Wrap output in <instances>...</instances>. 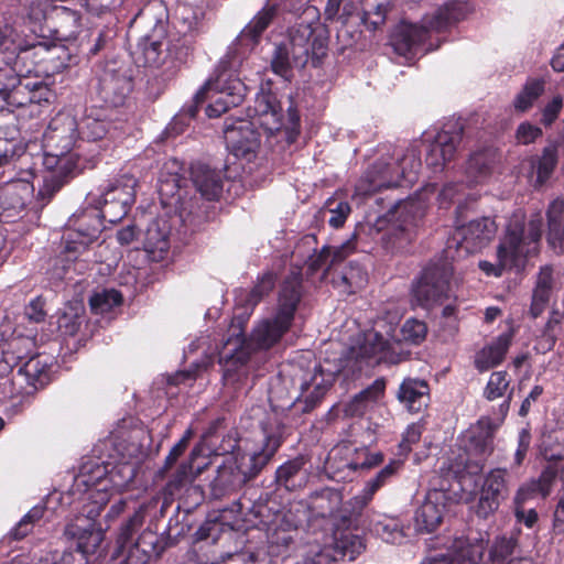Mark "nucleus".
Instances as JSON below:
<instances>
[{
	"mask_svg": "<svg viewBox=\"0 0 564 564\" xmlns=\"http://www.w3.org/2000/svg\"><path fill=\"white\" fill-rule=\"evenodd\" d=\"M302 299V273L293 270L284 279L278 294L274 313L262 318L253 327L250 341L242 334L228 338L219 350V365L223 368V379L227 387L240 390L248 386V360L251 346L256 349H269L276 345L290 330L295 312Z\"/></svg>",
	"mask_w": 564,
	"mask_h": 564,
	"instance_id": "nucleus-1",
	"label": "nucleus"
},
{
	"mask_svg": "<svg viewBox=\"0 0 564 564\" xmlns=\"http://www.w3.org/2000/svg\"><path fill=\"white\" fill-rule=\"evenodd\" d=\"M275 14V6L267 4L245 26L238 35L237 42L229 46L227 53L216 65L213 75L195 94L194 105L184 109L189 118L196 116L198 106L206 100L210 101L206 108V113L208 117L215 118L243 101L247 86L239 77V69L246 52H242L241 47L251 50L259 42Z\"/></svg>",
	"mask_w": 564,
	"mask_h": 564,
	"instance_id": "nucleus-2",
	"label": "nucleus"
},
{
	"mask_svg": "<svg viewBox=\"0 0 564 564\" xmlns=\"http://www.w3.org/2000/svg\"><path fill=\"white\" fill-rule=\"evenodd\" d=\"M77 120L67 113L54 117L43 137V166L46 174L37 198L47 204L53 196L73 177L86 169H94L101 155V148L95 145L86 154L84 143L74 142Z\"/></svg>",
	"mask_w": 564,
	"mask_h": 564,
	"instance_id": "nucleus-3",
	"label": "nucleus"
},
{
	"mask_svg": "<svg viewBox=\"0 0 564 564\" xmlns=\"http://www.w3.org/2000/svg\"><path fill=\"white\" fill-rule=\"evenodd\" d=\"M328 54V35L319 22H300L289 29L288 40L278 44L271 57V69L285 80H291L293 68L307 64L322 65Z\"/></svg>",
	"mask_w": 564,
	"mask_h": 564,
	"instance_id": "nucleus-4",
	"label": "nucleus"
},
{
	"mask_svg": "<svg viewBox=\"0 0 564 564\" xmlns=\"http://www.w3.org/2000/svg\"><path fill=\"white\" fill-rule=\"evenodd\" d=\"M542 236V218L532 217L527 224L520 216L510 219L506 232L497 247V262L480 261L479 269L488 276L499 278L505 270L521 265L538 253Z\"/></svg>",
	"mask_w": 564,
	"mask_h": 564,
	"instance_id": "nucleus-5",
	"label": "nucleus"
},
{
	"mask_svg": "<svg viewBox=\"0 0 564 564\" xmlns=\"http://www.w3.org/2000/svg\"><path fill=\"white\" fill-rule=\"evenodd\" d=\"M469 12L470 7L465 0L449 1L431 17H425L422 25L404 21L399 23L390 36V44L397 54L411 58L426 40L429 30L443 31L465 19Z\"/></svg>",
	"mask_w": 564,
	"mask_h": 564,
	"instance_id": "nucleus-6",
	"label": "nucleus"
},
{
	"mask_svg": "<svg viewBox=\"0 0 564 564\" xmlns=\"http://www.w3.org/2000/svg\"><path fill=\"white\" fill-rule=\"evenodd\" d=\"M421 166L420 151L414 147L408 148L397 160L379 159L359 178L356 193L370 195L382 188L412 186L419 180Z\"/></svg>",
	"mask_w": 564,
	"mask_h": 564,
	"instance_id": "nucleus-7",
	"label": "nucleus"
},
{
	"mask_svg": "<svg viewBox=\"0 0 564 564\" xmlns=\"http://www.w3.org/2000/svg\"><path fill=\"white\" fill-rule=\"evenodd\" d=\"M119 203L98 202L97 210L85 213L79 218V225L76 229H67L63 236L66 262L76 260L82 256L89 245H91L100 234L104 225L101 219L116 224L120 221L129 212L131 206V196L123 193L119 197Z\"/></svg>",
	"mask_w": 564,
	"mask_h": 564,
	"instance_id": "nucleus-8",
	"label": "nucleus"
},
{
	"mask_svg": "<svg viewBox=\"0 0 564 564\" xmlns=\"http://www.w3.org/2000/svg\"><path fill=\"white\" fill-rule=\"evenodd\" d=\"M166 10L162 2L153 1L140 10L135 17V22L150 28L139 45L137 62L145 67L159 68L161 67L169 54H174L180 50L177 43L170 45V41L165 39L166 35Z\"/></svg>",
	"mask_w": 564,
	"mask_h": 564,
	"instance_id": "nucleus-9",
	"label": "nucleus"
},
{
	"mask_svg": "<svg viewBox=\"0 0 564 564\" xmlns=\"http://www.w3.org/2000/svg\"><path fill=\"white\" fill-rule=\"evenodd\" d=\"M143 519V510H137L120 528L112 553V558L118 560L119 564H145L153 554H158L159 539L153 531L144 530L137 540L133 539Z\"/></svg>",
	"mask_w": 564,
	"mask_h": 564,
	"instance_id": "nucleus-10",
	"label": "nucleus"
},
{
	"mask_svg": "<svg viewBox=\"0 0 564 564\" xmlns=\"http://www.w3.org/2000/svg\"><path fill=\"white\" fill-rule=\"evenodd\" d=\"M383 462V454L370 452L367 447H352L344 443L334 447L325 463L328 477L335 481L351 479L361 469H370Z\"/></svg>",
	"mask_w": 564,
	"mask_h": 564,
	"instance_id": "nucleus-11",
	"label": "nucleus"
},
{
	"mask_svg": "<svg viewBox=\"0 0 564 564\" xmlns=\"http://www.w3.org/2000/svg\"><path fill=\"white\" fill-rule=\"evenodd\" d=\"M452 275L453 269L447 262L425 268L421 278L413 284V302L426 310L443 304L451 296Z\"/></svg>",
	"mask_w": 564,
	"mask_h": 564,
	"instance_id": "nucleus-12",
	"label": "nucleus"
},
{
	"mask_svg": "<svg viewBox=\"0 0 564 564\" xmlns=\"http://www.w3.org/2000/svg\"><path fill=\"white\" fill-rule=\"evenodd\" d=\"M496 430L497 426L490 417H481L465 432L463 446L467 458L462 462V465L469 474H478L482 470L487 458L495 449Z\"/></svg>",
	"mask_w": 564,
	"mask_h": 564,
	"instance_id": "nucleus-13",
	"label": "nucleus"
},
{
	"mask_svg": "<svg viewBox=\"0 0 564 564\" xmlns=\"http://www.w3.org/2000/svg\"><path fill=\"white\" fill-rule=\"evenodd\" d=\"M263 446L260 451L241 457L239 470L245 480L254 478L274 456L285 440L286 426L276 414L269 415L262 424Z\"/></svg>",
	"mask_w": 564,
	"mask_h": 564,
	"instance_id": "nucleus-14",
	"label": "nucleus"
},
{
	"mask_svg": "<svg viewBox=\"0 0 564 564\" xmlns=\"http://www.w3.org/2000/svg\"><path fill=\"white\" fill-rule=\"evenodd\" d=\"M421 216L422 206L417 200L398 202L387 214L388 226L383 237L393 248H402L413 239Z\"/></svg>",
	"mask_w": 564,
	"mask_h": 564,
	"instance_id": "nucleus-15",
	"label": "nucleus"
},
{
	"mask_svg": "<svg viewBox=\"0 0 564 564\" xmlns=\"http://www.w3.org/2000/svg\"><path fill=\"white\" fill-rule=\"evenodd\" d=\"M86 513L76 516L64 530V534L69 540L76 541L78 552L88 558V555L95 554L104 541V531L96 528L95 520L100 514L101 506L96 502L85 507Z\"/></svg>",
	"mask_w": 564,
	"mask_h": 564,
	"instance_id": "nucleus-16",
	"label": "nucleus"
},
{
	"mask_svg": "<svg viewBox=\"0 0 564 564\" xmlns=\"http://www.w3.org/2000/svg\"><path fill=\"white\" fill-rule=\"evenodd\" d=\"M510 474L507 468H494L484 478L480 488V497L477 506V514L487 518L498 510L500 503L509 497Z\"/></svg>",
	"mask_w": 564,
	"mask_h": 564,
	"instance_id": "nucleus-17",
	"label": "nucleus"
},
{
	"mask_svg": "<svg viewBox=\"0 0 564 564\" xmlns=\"http://www.w3.org/2000/svg\"><path fill=\"white\" fill-rule=\"evenodd\" d=\"M131 89V76L126 67L118 66L116 62L107 63L98 75V93L109 106L123 105Z\"/></svg>",
	"mask_w": 564,
	"mask_h": 564,
	"instance_id": "nucleus-18",
	"label": "nucleus"
},
{
	"mask_svg": "<svg viewBox=\"0 0 564 564\" xmlns=\"http://www.w3.org/2000/svg\"><path fill=\"white\" fill-rule=\"evenodd\" d=\"M203 12L187 3L180 2L173 14V26L180 39L176 40L180 50L176 52V61L184 63L193 47L194 33L198 30Z\"/></svg>",
	"mask_w": 564,
	"mask_h": 564,
	"instance_id": "nucleus-19",
	"label": "nucleus"
},
{
	"mask_svg": "<svg viewBox=\"0 0 564 564\" xmlns=\"http://www.w3.org/2000/svg\"><path fill=\"white\" fill-rule=\"evenodd\" d=\"M496 231V223L489 217H482L471 220L467 225L458 226L453 241L456 242L458 251L474 253L487 246L495 237Z\"/></svg>",
	"mask_w": 564,
	"mask_h": 564,
	"instance_id": "nucleus-20",
	"label": "nucleus"
},
{
	"mask_svg": "<svg viewBox=\"0 0 564 564\" xmlns=\"http://www.w3.org/2000/svg\"><path fill=\"white\" fill-rule=\"evenodd\" d=\"M251 123L263 128L270 134L282 127L281 107L274 94L263 88L257 94L253 106L248 108Z\"/></svg>",
	"mask_w": 564,
	"mask_h": 564,
	"instance_id": "nucleus-21",
	"label": "nucleus"
},
{
	"mask_svg": "<svg viewBox=\"0 0 564 564\" xmlns=\"http://www.w3.org/2000/svg\"><path fill=\"white\" fill-rule=\"evenodd\" d=\"M463 140V128L454 127L452 130L440 131L430 145L426 164L434 172H442L457 152Z\"/></svg>",
	"mask_w": 564,
	"mask_h": 564,
	"instance_id": "nucleus-22",
	"label": "nucleus"
},
{
	"mask_svg": "<svg viewBox=\"0 0 564 564\" xmlns=\"http://www.w3.org/2000/svg\"><path fill=\"white\" fill-rule=\"evenodd\" d=\"M388 341L378 333H370L357 347H351L345 360L344 368H350L352 372L362 371L365 367H371L386 357Z\"/></svg>",
	"mask_w": 564,
	"mask_h": 564,
	"instance_id": "nucleus-23",
	"label": "nucleus"
},
{
	"mask_svg": "<svg viewBox=\"0 0 564 564\" xmlns=\"http://www.w3.org/2000/svg\"><path fill=\"white\" fill-rule=\"evenodd\" d=\"M335 371L327 370V375L321 367H316L310 379H304L301 383V394L296 398L293 403L303 413L311 412L324 398L334 380Z\"/></svg>",
	"mask_w": 564,
	"mask_h": 564,
	"instance_id": "nucleus-24",
	"label": "nucleus"
},
{
	"mask_svg": "<svg viewBox=\"0 0 564 564\" xmlns=\"http://www.w3.org/2000/svg\"><path fill=\"white\" fill-rule=\"evenodd\" d=\"M225 140L228 149L237 158L250 161L260 147L259 133L256 126L249 121H240L237 126L225 130Z\"/></svg>",
	"mask_w": 564,
	"mask_h": 564,
	"instance_id": "nucleus-25",
	"label": "nucleus"
},
{
	"mask_svg": "<svg viewBox=\"0 0 564 564\" xmlns=\"http://www.w3.org/2000/svg\"><path fill=\"white\" fill-rule=\"evenodd\" d=\"M446 502L447 495L445 491L440 489L430 490L415 511V529L422 533L433 532L443 520Z\"/></svg>",
	"mask_w": 564,
	"mask_h": 564,
	"instance_id": "nucleus-26",
	"label": "nucleus"
},
{
	"mask_svg": "<svg viewBox=\"0 0 564 564\" xmlns=\"http://www.w3.org/2000/svg\"><path fill=\"white\" fill-rule=\"evenodd\" d=\"M34 186L25 180H15L0 187V213L7 217L18 216L31 202Z\"/></svg>",
	"mask_w": 564,
	"mask_h": 564,
	"instance_id": "nucleus-27",
	"label": "nucleus"
},
{
	"mask_svg": "<svg viewBox=\"0 0 564 564\" xmlns=\"http://www.w3.org/2000/svg\"><path fill=\"white\" fill-rule=\"evenodd\" d=\"M295 533L296 525L288 518V514L276 513L267 531L268 555H285L294 542Z\"/></svg>",
	"mask_w": 564,
	"mask_h": 564,
	"instance_id": "nucleus-28",
	"label": "nucleus"
},
{
	"mask_svg": "<svg viewBox=\"0 0 564 564\" xmlns=\"http://www.w3.org/2000/svg\"><path fill=\"white\" fill-rule=\"evenodd\" d=\"M516 329L512 323L507 330L482 347L476 355L475 367L480 371H487L500 365L512 344Z\"/></svg>",
	"mask_w": 564,
	"mask_h": 564,
	"instance_id": "nucleus-29",
	"label": "nucleus"
},
{
	"mask_svg": "<svg viewBox=\"0 0 564 564\" xmlns=\"http://www.w3.org/2000/svg\"><path fill=\"white\" fill-rule=\"evenodd\" d=\"M482 553L481 541L470 542L469 539L460 536L452 542L446 555L433 557L430 564H478Z\"/></svg>",
	"mask_w": 564,
	"mask_h": 564,
	"instance_id": "nucleus-30",
	"label": "nucleus"
},
{
	"mask_svg": "<svg viewBox=\"0 0 564 564\" xmlns=\"http://www.w3.org/2000/svg\"><path fill=\"white\" fill-rule=\"evenodd\" d=\"M53 35L58 41H74L82 33L80 14L69 8L53 7L50 12Z\"/></svg>",
	"mask_w": 564,
	"mask_h": 564,
	"instance_id": "nucleus-31",
	"label": "nucleus"
},
{
	"mask_svg": "<svg viewBox=\"0 0 564 564\" xmlns=\"http://www.w3.org/2000/svg\"><path fill=\"white\" fill-rule=\"evenodd\" d=\"M355 249L351 241H346L337 247L324 246L319 251L310 256L306 261L311 274L323 270L326 276L337 264L343 262Z\"/></svg>",
	"mask_w": 564,
	"mask_h": 564,
	"instance_id": "nucleus-32",
	"label": "nucleus"
},
{
	"mask_svg": "<svg viewBox=\"0 0 564 564\" xmlns=\"http://www.w3.org/2000/svg\"><path fill=\"white\" fill-rule=\"evenodd\" d=\"M397 398L408 411L419 413L430 402L429 383L417 378H405L399 387Z\"/></svg>",
	"mask_w": 564,
	"mask_h": 564,
	"instance_id": "nucleus-33",
	"label": "nucleus"
},
{
	"mask_svg": "<svg viewBox=\"0 0 564 564\" xmlns=\"http://www.w3.org/2000/svg\"><path fill=\"white\" fill-rule=\"evenodd\" d=\"M39 46H43V42H25L19 36L14 43V47L10 51L15 57L12 62V67L15 72L23 76H30L34 74L40 76L41 72L39 66V59L41 54L39 53Z\"/></svg>",
	"mask_w": 564,
	"mask_h": 564,
	"instance_id": "nucleus-34",
	"label": "nucleus"
},
{
	"mask_svg": "<svg viewBox=\"0 0 564 564\" xmlns=\"http://www.w3.org/2000/svg\"><path fill=\"white\" fill-rule=\"evenodd\" d=\"M191 175L197 192L207 200L217 199L223 192L221 172L203 163L193 164Z\"/></svg>",
	"mask_w": 564,
	"mask_h": 564,
	"instance_id": "nucleus-35",
	"label": "nucleus"
},
{
	"mask_svg": "<svg viewBox=\"0 0 564 564\" xmlns=\"http://www.w3.org/2000/svg\"><path fill=\"white\" fill-rule=\"evenodd\" d=\"M109 122L99 116L95 115L93 111L90 113L85 115L77 121L76 131L78 132L79 143H84L86 147V154L89 153L95 145H99L101 148V152L104 151V147L100 142L104 140L105 135L108 133Z\"/></svg>",
	"mask_w": 564,
	"mask_h": 564,
	"instance_id": "nucleus-36",
	"label": "nucleus"
},
{
	"mask_svg": "<svg viewBox=\"0 0 564 564\" xmlns=\"http://www.w3.org/2000/svg\"><path fill=\"white\" fill-rule=\"evenodd\" d=\"M402 463L393 459L386 465L373 478L367 481L364 489L350 500L355 512H360L373 498L375 494L384 486L401 468Z\"/></svg>",
	"mask_w": 564,
	"mask_h": 564,
	"instance_id": "nucleus-37",
	"label": "nucleus"
},
{
	"mask_svg": "<svg viewBox=\"0 0 564 564\" xmlns=\"http://www.w3.org/2000/svg\"><path fill=\"white\" fill-rule=\"evenodd\" d=\"M546 240L557 253H564V199L554 198L546 209Z\"/></svg>",
	"mask_w": 564,
	"mask_h": 564,
	"instance_id": "nucleus-38",
	"label": "nucleus"
},
{
	"mask_svg": "<svg viewBox=\"0 0 564 564\" xmlns=\"http://www.w3.org/2000/svg\"><path fill=\"white\" fill-rule=\"evenodd\" d=\"M553 270L550 267L540 269L535 285L532 291L529 314L532 318H538L546 310L553 294Z\"/></svg>",
	"mask_w": 564,
	"mask_h": 564,
	"instance_id": "nucleus-39",
	"label": "nucleus"
},
{
	"mask_svg": "<svg viewBox=\"0 0 564 564\" xmlns=\"http://www.w3.org/2000/svg\"><path fill=\"white\" fill-rule=\"evenodd\" d=\"M305 464L306 459L304 456H296L285 462L275 471L276 482L288 490L303 487L308 479V473L304 468Z\"/></svg>",
	"mask_w": 564,
	"mask_h": 564,
	"instance_id": "nucleus-40",
	"label": "nucleus"
},
{
	"mask_svg": "<svg viewBox=\"0 0 564 564\" xmlns=\"http://www.w3.org/2000/svg\"><path fill=\"white\" fill-rule=\"evenodd\" d=\"M39 53L41 59H39V66H41V74H55L63 72L73 63V55L63 45L48 46L43 42V46H39Z\"/></svg>",
	"mask_w": 564,
	"mask_h": 564,
	"instance_id": "nucleus-41",
	"label": "nucleus"
},
{
	"mask_svg": "<svg viewBox=\"0 0 564 564\" xmlns=\"http://www.w3.org/2000/svg\"><path fill=\"white\" fill-rule=\"evenodd\" d=\"M497 161V152L492 149H485L471 154L465 171L469 185L478 184L488 177Z\"/></svg>",
	"mask_w": 564,
	"mask_h": 564,
	"instance_id": "nucleus-42",
	"label": "nucleus"
},
{
	"mask_svg": "<svg viewBox=\"0 0 564 564\" xmlns=\"http://www.w3.org/2000/svg\"><path fill=\"white\" fill-rule=\"evenodd\" d=\"M384 388L383 379L375 380L346 404L345 413L349 416H362L383 395Z\"/></svg>",
	"mask_w": 564,
	"mask_h": 564,
	"instance_id": "nucleus-43",
	"label": "nucleus"
},
{
	"mask_svg": "<svg viewBox=\"0 0 564 564\" xmlns=\"http://www.w3.org/2000/svg\"><path fill=\"white\" fill-rule=\"evenodd\" d=\"M333 282L343 292L352 294L365 288L368 275L359 264L349 263L336 278H333Z\"/></svg>",
	"mask_w": 564,
	"mask_h": 564,
	"instance_id": "nucleus-44",
	"label": "nucleus"
},
{
	"mask_svg": "<svg viewBox=\"0 0 564 564\" xmlns=\"http://www.w3.org/2000/svg\"><path fill=\"white\" fill-rule=\"evenodd\" d=\"M1 387L3 395L10 399L31 395L35 392L34 386L30 383L28 377L20 368L6 378L1 382Z\"/></svg>",
	"mask_w": 564,
	"mask_h": 564,
	"instance_id": "nucleus-45",
	"label": "nucleus"
},
{
	"mask_svg": "<svg viewBox=\"0 0 564 564\" xmlns=\"http://www.w3.org/2000/svg\"><path fill=\"white\" fill-rule=\"evenodd\" d=\"M135 186L137 180L133 176L122 175L107 186L99 200L105 203H119V197H121L123 193H128L131 196L132 205L135 197Z\"/></svg>",
	"mask_w": 564,
	"mask_h": 564,
	"instance_id": "nucleus-46",
	"label": "nucleus"
},
{
	"mask_svg": "<svg viewBox=\"0 0 564 564\" xmlns=\"http://www.w3.org/2000/svg\"><path fill=\"white\" fill-rule=\"evenodd\" d=\"M20 369L28 377L30 383L34 386L35 391L50 381L48 364L43 361L40 356L30 358Z\"/></svg>",
	"mask_w": 564,
	"mask_h": 564,
	"instance_id": "nucleus-47",
	"label": "nucleus"
},
{
	"mask_svg": "<svg viewBox=\"0 0 564 564\" xmlns=\"http://www.w3.org/2000/svg\"><path fill=\"white\" fill-rule=\"evenodd\" d=\"M558 162L557 147L550 144L543 149L536 161V184L543 185L553 174Z\"/></svg>",
	"mask_w": 564,
	"mask_h": 564,
	"instance_id": "nucleus-48",
	"label": "nucleus"
},
{
	"mask_svg": "<svg viewBox=\"0 0 564 564\" xmlns=\"http://www.w3.org/2000/svg\"><path fill=\"white\" fill-rule=\"evenodd\" d=\"M28 76L18 74V84L9 91L3 100V109L7 106L24 107L32 101V80L23 79Z\"/></svg>",
	"mask_w": 564,
	"mask_h": 564,
	"instance_id": "nucleus-49",
	"label": "nucleus"
},
{
	"mask_svg": "<svg viewBox=\"0 0 564 564\" xmlns=\"http://www.w3.org/2000/svg\"><path fill=\"white\" fill-rule=\"evenodd\" d=\"M334 549L336 553L354 561L365 550V544L359 535L344 532L335 538Z\"/></svg>",
	"mask_w": 564,
	"mask_h": 564,
	"instance_id": "nucleus-50",
	"label": "nucleus"
},
{
	"mask_svg": "<svg viewBox=\"0 0 564 564\" xmlns=\"http://www.w3.org/2000/svg\"><path fill=\"white\" fill-rule=\"evenodd\" d=\"M276 282L275 273L268 271L258 278L256 285L246 297V308L251 311L267 296L274 288Z\"/></svg>",
	"mask_w": 564,
	"mask_h": 564,
	"instance_id": "nucleus-51",
	"label": "nucleus"
},
{
	"mask_svg": "<svg viewBox=\"0 0 564 564\" xmlns=\"http://www.w3.org/2000/svg\"><path fill=\"white\" fill-rule=\"evenodd\" d=\"M121 302L122 296L120 292L115 289L95 292L89 299L90 308L95 314L107 313L115 306L120 305Z\"/></svg>",
	"mask_w": 564,
	"mask_h": 564,
	"instance_id": "nucleus-52",
	"label": "nucleus"
},
{
	"mask_svg": "<svg viewBox=\"0 0 564 564\" xmlns=\"http://www.w3.org/2000/svg\"><path fill=\"white\" fill-rule=\"evenodd\" d=\"M313 508L323 517L333 516L339 510L341 495L337 490L324 489L313 498Z\"/></svg>",
	"mask_w": 564,
	"mask_h": 564,
	"instance_id": "nucleus-53",
	"label": "nucleus"
},
{
	"mask_svg": "<svg viewBox=\"0 0 564 564\" xmlns=\"http://www.w3.org/2000/svg\"><path fill=\"white\" fill-rule=\"evenodd\" d=\"M544 90V82L541 79H532L525 84L523 89L514 99V108L520 111L529 109L533 101L542 95Z\"/></svg>",
	"mask_w": 564,
	"mask_h": 564,
	"instance_id": "nucleus-54",
	"label": "nucleus"
},
{
	"mask_svg": "<svg viewBox=\"0 0 564 564\" xmlns=\"http://www.w3.org/2000/svg\"><path fill=\"white\" fill-rule=\"evenodd\" d=\"M45 510L46 508L43 505L34 506L11 530V536L14 540L25 538L32 531L34 524L44 517Z\"/></svg>",
	"mask_w": 564,
	"mask_h": 564,
	"instance_id": "nucleus-55",
	"label": "nucleus"
},
{
	"mask_svg": "<svg viewBox=\"0 0 564 564\" xmlns=\"http://www.w3.org/2000/svg\"><path fill=\"white\" fill-rule=\"evenodd\" d=\"M510 387V379L507 371H495L490 375L484 390V397L488 401L502 398Z\"/></svg>",
	"mask_w": 564,
	"mask_h": 564,
	"instance_id": "nucleus-56",
	"label": "nucleus"
},
{
	"mask_svg": "<svg viewBox=\"0 0 564 564\" xmlns=\"http://www.w3.org/2000/svg\"><path fill=\"white\" fill-rule=\"evenodd\" d=\"M144 248L150 253L166 252L169 250V240L166 231L161 230L158 223H152L145 234Z\"/></svg>",
	"mask_w": 564,
	"mask_h": 564,
	"instance_id": "nucleus-57",
	"label": "nucleus"
},
{
	"mask_svg": "<svg viewBox=\"0 0 564 564\" xmlns=\"http://www.w3.org/2000/svg\"><path fill=\"white\" fill-rule=\"evenodd\" d=\"M194 479L193 466L191 463H183L178 466L172 478L166 484L165 490L174 496L187 487Z\"/></svg>",
	"mask_w": 564,
	"mask_h": 564,
	"instance_id": "nucleus-58",
	"label": "nucleus"
},
{
	"mask_svg": "<svg viewBox=\"0 0 564 564\" xmlns=\"http://www.w3.org/2000/svg\"><path fill=\"white\" fill-rule=\"evenodd\" d=\"M135 477V468L132 464L122 463L113 466L109 471L110 481L113 486L122 490L133 481Z\"/></svg>",
	"mask_w": 564,
	"mask_h": 564,
	"instance_id": "nucleus-59",
	"label": "nucleus"
},
{
	"mask_svg": "<svg viewBox=\"0 0 564 564\" xmlns=\"http://www.w3.org/2000/svg\"><path fill=\"white\" fill-rule=\"evenodd\" d=\"M325 208L330 213L328 224L333 228L341 227L345 224L351 210L347 202L337 200L334 198L327 199Z\"/></svg>",
	"mask_w": 564,
	"mask_h": 564,
	"instance_id": "nucleus-60",
	"label": "nucleus"
},
{
	"mask_svg": "<svg viewBox=\"0 0 564 564\" xmlns=\"http://www.w3.org/2000/svg\"><path fill=\"white\" fill-rule=\"evenodd\" d=\"M82 316L78 308L68 307L57 318V327L64 334L74 336L80 327Z\"/></svg>",
	"mask_w": 564,
	"mask_h": 564,
	"instance_id": "nucleus-61",
	"label": "nucleus"
},
{
	"mask_svg": "<svg viewBox=\"0 0 564 564\" xmlns=\"http://www.w3.org/2000/svg\"><path fill=\"white\" fill-rule=\"evenodd\" d=\"M401 332L403 340L419 345L425 339L427 327L424 322L411 318L403 324Z\"/></svg>",
	"mask_w": 564,
	"mask_h": 564,
	"instance_id": "nucleus-62",
	"label": "nucleus"
},
{
	"mask_svg": "<svg viewBox=\"0 0 564 564\" xmlns=\"http://www.w3.org/2000/svg\"><path fill=\"white\" fill-rule=\"evenodd\" d=\"M375 532L387 543H399L403 539L401 529L392 520L377 522L375 524Z\"/></svg>",
	"mask_w": 564,
	"mask_h": 564,
	"instance_id": "nucleus-63",
	"label": "nucleus"
},
{
	"mask_svg": "<svg viewBox=\"0 0 564 564\" xmlns=\"http://www.w3.org/2000/svg\"><path fill=\"white\" fill-rule=\"evenodd\" d=\"M516 542L513 539L500 538L497 539L490 551L491 558L495 562L502 563L507 561L513 553Z\"/></svg>",
	"mask_w": 564,
	"mask_h": 564,
	"instance_id": "nucleus-64",
	"label": "nucleus"
}]
</instances>
